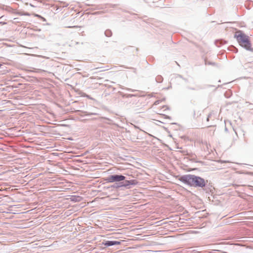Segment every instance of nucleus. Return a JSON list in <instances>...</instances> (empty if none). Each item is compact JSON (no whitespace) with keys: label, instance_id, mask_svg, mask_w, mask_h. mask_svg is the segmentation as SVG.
<instances>
[{"label":"nucleus","instance_id":"obj_3","mask_svg":"<svg viewBox=\"0 0 253 253\" xmlns=\"http://www.w3.org/2000/svg\"><path fill=\"white\" fill-rule=\"evenodd\" d=\"M125 179H126V177L124 175H122V174H111V175H109L107 177L106 180L108 182H110V183L115 182H116V183H117V182H119H119H122V181L125 180Z\"/></svg>","mask_w":253,"mask_h":253},{"label":"nucleus","instance_id":"obj_20","mask_svg":"<svg viewBox=\"0 0 253 253\" xmlns=\"http://www.w3.org/2000/svg\"><path fill=\"white\" fill-rule=\"evenodd\" d=\"M126 89L127 90H129V91H132V92H134L135 91V90H133V89H130V88H126Z\"/></svg>","mask_w":253,"mask_h":253},{"label":"nucleus","instance_id":"obj_14","mask_svg":"<svg viewBox=\"0 0 253 253\" xmlns=\"http://www.w3.org/2000/svg\"><path fill=\"white\" fill-rule=\"evenodd\" d=\"M144 132L145 133L147 134L148 135H149V136H150L153 137L154 139H156V140H158V141H161V140H160V139H159V138H157L156 137L152 135L151 134H149V133H148L146 132L145 131H144Z\"/></svg>","mask_w":253,"mask_h":253},{"label":"nucleus","instance_id":"obj_28","mask_svg":"<svg viewBox=\"0 0 253 253\" xmlns=\"http://www.w3.org/2000/svg\"><path fill=\"white\" fill-rule=\"evenodd\" d=\"M133 126H134V127L135 128H139L140 130H141V129H140V128L137 126H135V125H133Z\"/></svg>","mask_w":253,"mask_h":253},{"label":"nucleus","instance_id":"obj_30","mask_svg":"<svg viewBox=\"0 0 253 253\" xmlns=\"http://www.w3.org/2000/svg\"><path fill=\"white\" fill-rule=\"evenodd\" d=\"M166 118H168V119H170V117L169 116H166Z\"/></svg>","mask_w":253,"mask_h":253},{"label":"nucleus","instance_id":"obj_8","mask_svg":"<svg viewBox=\"0 0 253 253\" xmlns=\"http://www.w3.org/2000/svg\"><path fill=\"white\" fill-rule=\"evenodd\" d=\"M155 81L158 83H161L163 81V78L161 75H158L155 78Z\"/></svg>","mask_w":253,"mask_h":253},{"label":"nucleus","instance_id":"obj_7","mask_svg":"<svg viewBox=\"0 0 253 253\" xmlns=\"http://www.w3.org/2000/svg\"><path fill=\"white\" fill-rule=\"evenodd\" d=\"M226 42L223 40H217L215 42V43L217 46L219 47L222 44H224Z\"/></svg>","mask_w":253,"mask_h":253},{"label":"nucleus","instance_id":"obj_12","mask_svg":"<svg viewBox=\"0 0 253 253\" xmlns=\"http://www.w3.org/2000/svg\"><path fill=\"white\" fill-rule=\"evenodd\" d=\"M229 50L232 51L236 53L237 52V51H238L237 48L234 46H231L230 47H229Z\"/></svg>","mask_w":253,"mask_h":253},{"label":"nucleus","instance_id":"obj_11","mask_svg":"<svg viewBox=\"0 0 253 253\" xmlns=\"http://www.w3.org/2000/svg\"><path fill=\"white\" fill-rule=\"evenodd\" d=\"M104 33L106 37H110L112 36V32L110 30H106Z\"/></svg>","mask_w":253,"mask_h":253},{"label":"nucleus","instance_id":"obj_21","mask_svg":"<svg viewBox=\"0 0 253 253\" xmlns=\"http://www.w3.org/2000/svg\"><path fill=\"white\" fill-rule=\"evenodd\" d=\"M41 20H42V21H44V22L46 21V19L45 18H44L43 17H42V16L41 18Z\"/></svg>","mask_w":253,"mask_h":253},{"label":"nucleus","instance_id":"obj_19","mask_svg":"<svg viewBox=\"0 0 253 253\" xmlns=\"http://www.w3.org/2000/svg\"><path fill=\"white\" fill-rule=\"evenodd\" d=\"M34 15L35 17H37V18H39L40 19L42 17V16L41 15H40L39 14H34Z\"/></svg>","mask_w":253,"mask_h":253},{"label":"nucleus","instance_id":"obj_23","mask_svg":"<svg viewBox=\"0 0 253 253\" xmlns=\"http://www.w3.org/2000/svg\"><path fill=\"white\" fill-rule=\"evenodd\" d=\"M138 101H139V100H138V98H137L136 99H135V100L134 101L133 104H134V103H136V102H138Z\"/></svg>","mask_w":253,"mask_h":253},{"label":"nucleus","instance_id":"obj_2","mask_svg":"<svg viewBox=\"0 0 253 253\" xmlns=\"http://www.w3.org/2000/svg\"><path fill=\"white\" fill-rule=\"evenodd\" d=\"M239 45L248 51H253L250 38L241 31H237L234 35Z\"/></svg>","mask_w":253,"mask_h":253},{"label":"nucleus","instance_id":"obj_29","mask_svg":"<svg viewBox=\"0 0 253 253\" xmlns=\"http://www.w3.org/2000/svg\"><path fill=\"white\" fill-rule=\"evenodd\" d=\"M6 24V23L0 22V24Z\"/></svg>","mask_w":253,"mask_h":253},{"label":"nucleus","instance_id":"obj_26","mask_svg":"<svg viewBox=\"0 0 253 253\" xmlns=\"http://www.w3.org/2000/svg\"><path fill=\"white\" fill-rule=\"evenodd\" d=\"M159 103V100H157V101H155V105H157Z\"/></svg>","mask_w":253,"mask_h":253},{"label":"nucleus","instance_id":"obj_18","mask_svg":"<svg viewBox=\"0 0 253 253\" xmlns=\"http://www.w3.org/2000/svg\"><path fill=\"white\" fill-rule=\"evenodd\" d=\"M34 15L35 17H37V18H39L40 19L42 17V16L41 15H40L39 14H34Z\"/></svg>","mask_w":253,"mask_h":253},{"label":"nucleus","instance_id":"obj_27","mask_svg":"<svg viewBox=\"0 0 253 253\" xmlns=\"http://www.w3.org/2000/svg\"><path fill=\"white\" fill-rule=\"evenodd\" d=\"M93 114V113H87L86 114H85V116H90Z\"/></svg>","mask_w":253,"mask_h":253},{"label":"nucleus","instance_id":"obj_5","mask_svg":"<svg viewBox=\"0 0 253 253\" xmlns=\"http://www.w3.org/2000/svg\"><path fill=\"white\" fill-rule=\"evenodd\" d=\"M103 244L106 247H110L120 245L121 242L118 241H106Z\"/></svg>","mask_w":253,"mask_h":253},{"label":"nucleus","instance_id":"obj_15","mask_svg":"<svg viewBox=\"0 0 253 253\" xmlns=\"http://www.w3.org/2000/svg\"><path fill=\"white\" fill-rule=\"evenodd\" d=\"M177 77H179L180 78L182 79L186 83H188V80L187 79L183 78V77L181 75H178Z\"/></svg>","mask_w":253,"mask_h":253},{"label":"nucleus","instance_id":"obj_24","mask_svg":"<svg viewBox=\"0 0 253 253\" xmlns=\"http://www.w3.org/2000/svg\"><path fill=\"white\" fill-rule=\"evenodd\" d=\"M211 114H209L207 118V121H209V119H210V117H211Z\"/></svg>","mask_w":253,"mask_h":253},{"label":"nucleus","instance_id":"obj_25","mask_svg":"<svg viewBox=\"0 0 253 253\" xmlns=\"http://www.w3.org/2000/svg\"><path fill=\"white\" fill-rule=\"evenodd\" d=\"M78 26H69L68 28H77Z\"/></svg>","mask_w":253,"mask_h":253},{"label":"nucleus","instance_id":"obj_10","mask_svg":"<svg viewBox=\"0 0 253 253\" xmlns=\"http://www.w3.org/2000/svg\"><path fill=\"white\" fill-rule=\"evenodd\" d=\"M71 199L72 201L76 202L80 201L81 198L80 196H72Z\"/></svg>","mask_w":253,"mask_h":253},{"label":"nucleus","instance_id":"obj_16","mask_svg":"<svg viewBox=\"0 0 253 253\" xmlns=\"http://www.w3.org/2000/svg\"><path fill=\"white\" fill-rule=\"evenodd\" d=\"M186 88L188 89H191L192 90H197L198 88L194 87H190L189 86H186Z\"/></svg>","mask_w":253,"mask_h":253},{"label":"nucleus","instance_id":"obj_6","mask_svg":"<svg viewBox=\"0 0 253 253\" xmlns=\"http://www.w3.org/2000/svg\"><path fill=\"white\" fill-rule=\"evenodd\" d=\"M122 187V184L121 182L119 183H115L113 185L108 186L107 187V189H109V190H118L119 188Z\"/></svg>","mask_w":253,"mask_h":253},{"label":"nucleus","instance_id":"obj_9","mask_svg":"<svg viewBox=\"0 0 253 253\" xmlns=\"http://www.w3.org/2000/svg\"><path fill=\"white\" fill-rule=\"evenodd\" d=\"M120 94L122 95V96L123 98H129L132 97H135V95L134 94H125L123 93H120Z\"/></svg>","mask_w":253,"mask_h":253},{"label":"nucleus","instance_id":"obj_13","mask_svg":"<svg viewBox=\"0 0 253 253\" xmlns=\"http://www.w3.org/2000/svg\"><path fill=\"white\" fill-rule=\"evenodd\" d=\"M20 15L30 16V14L26 12H22L20 13Z\"/></svg>","mask_w":253,"mask_h":253},{"label":"nucleus","instance_id":"obj_17","mask_svg":"<svg viewBox=\"0 0 253 253\" xmlns=\"http://www.w3.org/2000/svg\"><path fill=\"white\" fill-rule=\"evenodd\" d=\"M214 63H212V62H209V61H208L207 60H205V64L206 65H214Z\"/></svg>","mask_w":253,"mask_h":253},{"label":"nucleus","instance_id":"obj_22","mask_svg":"<svg viewBox=\"0 0 253 253\" xmlns=\"http://www.w3.org/2000/svg\"><path fill=\"white\" fill-rule=\"evenodd\" d=\"M85 97H87V98H88V99H92V97H90L89 95H85Z\"/></svg>","mask_w":253,"mask_h":253},{"label":"nucleus","instance_id":"obj_32","mask_svg":"<svg viewBox=\"0 0 253 253\" xmlns=\"http://www.w3.org/2000/svg\"><path fill=\"white\" fill-rule=\"evenodd\" d=\"M1 65H2L0 63V67L1 66Z\"/></svg>","mask_w":253,"mask_h":253},{"label":"nucleus","instance_id":"obj_1","mask_svg":"<svg viewBox=\"0 0 253 253\" xmlns=\"http://www.w3.org/2000/svg\"><path fill=\"white\" fill-rule=\"evenodd\" d=\"M178 180L185 184L194 187L203 188L208 183V180L201 177L190 174L181 175Z\"/></svg>","mask_w":253,"mask_h":253},{"label":"nucleus","instance_id":"obj_4","mask_svg":"<svg viewBox=\"0 0 253 253\" xmlns=\"http://www.w3.org/2000/svg\"><path fill=\"white\" fill-rule=\"evenodd\" d=\"M122 187L126 189L131 188V185H136L138 183V181L135 179L126 180L125 181L121 182Z\"/></svg>","mask_w":253,"mask_h":253},{"label":"nucleus","instance_id":"obj_31","mask_svg":"<svg viewBox=\"0 0 253 253\" xmlns=\"http://www.w3.org/2000/svg\"><path fill=\"white\" fill-rule=\"evenodd\" d=\"M30 5L31 6H32V7H35V6L33 4H32V3H30Z\"/></svg>","mask_w":253,"mask_h":253}]
</instances>
